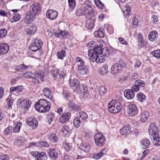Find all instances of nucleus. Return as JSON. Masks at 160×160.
I'll return each instance as SVG.
<instances>
[{
	"instance_id": "49530a36",
	"label": "nucleus",
	"mask_w": 160,
	"mask_h": 160,
	"mask_svg": "<svg viewBox=\"0 0 160 160\" xmlns=\"http://www.w3.org/2000/svg\"><path fill=\"white\" fill-rule=\"evenodd\" d=\"M94 3L98 8L101 9L103 8L104 5L99 0H94Z\"/></svg>"
},
{
	"instance_id": "69168bd1",
	"label": "nucleus",
	"mask_w": 160,
	"mask_h": 160,
	"mask_svg": "<svg viewBox=\"0 0 160 160\" xmlns=\"http://www.w3.org/2000/svg\"><path fill=\"white\" fill-rule=\"evenodd\" d=\"M132 90L133 92L134 91L135 92H138L140 89L138 87L136 84H135L132 86Z\"/></svg>"
},
{
	"instance_id": "f704fd0d",
	"label": "nucleus",
	"mask_w": 160,
	"mask_h": 160,
	"mask_svg": "<svg viewBox=\"0 0 160 160\" xmlns=\"http://www.w3.org/2000/svg\"><path fill=\"white\" fill-rule=\"evenodd\" d=\"M23 89L22 86H18L16 87H12L10 88V92H13L14 91L17 92H21Z\"/></svg>"
},
{
	"instance_id": "f3484780",
	"label": "nucleus",
	"mask_w": 160,
	"mask_h": 160,
	"mask_svg": "<svg viewBox=\"0 0 160 160\" xmlns=\"http://www.w3.org/2000/svg\"><path fill=\"white\" fill-rule=\"evenodd\" d=\"M78 72L82 75L87 74L88 71L87 67L84 65H79L77 69Z\"/></svg>"
},
{
	"instance_id": "a211bd4d",
	"label": "nucleus",
	"mask_w": 160,
	"mask_h": 160,
	"mask_svg": "<svg viewBox=\"0 0 160 160\" xmlns=\"http://www.w3.org/2000/svg\"><path fill=\"white\" fill-rule=\"evenodd\" d=\"M9 50L8 45L5 43H2L0 44V53L1 54H5L7 53Z\"/></svg>"
},
{
	"instance_id": "bb28decb",
	"label": "nucleus",
	"mask_w": 160,
	"mask_h": 160,
	"mask_svg": "<svg viewBox=\"0 0 160 160\" xmlns=\"http://www.w3.org/2000/svg\"><path fill=\"white\" fill-rule=\"evenodd\" d=\"M48 138L49 141L52 142H57L58 140L56 134L53 133H50L48 135Z\"/></svg>"
},
{
	"instance_id": "a878e982",
	"label": "nucleus",
	"mask_w": 160,
	"mask_h": 160,
	"mask_svg": "<svg viewBox=\"0 0 160 160\" xmlns=\"http://www.w3.org/2000/svg\"><path fill=\"white\" fill-rule=\"evenodd\" d=\"M131 130V127L128 125L125 126L120 131L121 134L123 135H127Z\"/></svg>"
},
{
	"instance_id": "20e7f679",
	"label": "nucleus",
	"mask_w": 160,
	"mask_h": 160,
	"mask_svg": "<svg viewBox=\"0 0 160 160\" xmlns=\"http://www.w3.org/2000/svg\"><path fill=\"white\" fill-rule=\"evenodd\" d=\"M109 111L112 113H117L122 109L121 104L118 100H113L110 101L108 104Z\"/></svg>"
},
{
	"instance_id": "c9c22d12",
	"label": "nucleus",
	"mask_w": 160,
	"mask_h": 160,
	"mask_svg": "<svg viewBox=\"0 0 160 160\" xmlns=\"http://www.w3.org/2000/svg\"><path fill=\"white\" fill-rule=\"evenodd\" d=\"M149 116V113L147 112H143L141 114V120L142 122H145L147 120Z\"/></svg>"
},
{
	"instance_id": "c756f323",
	"label": "nucleus",
	"mask_w": 160,
	"mask_h": 160,
	"mask_svg": "<svg viewBox=\"0 0 160 160\" xmlns=\"http://www.w3.org/2000/svg\"><path fill=\"white\" fill-rule=\"evenodd\" d=\"M21 18L20 15L18 13H13L12 16L10 18V21L11 23L18 21Z\"/></svg>"
},
{
	"instance_id": "338daca9",
	"label": "nucleus",
	"mask_w": 160,
	"mask_h": 160,
	"mask_svg": "<svg viewBox=\"0 0 160 160\" xmlns=\"http://www.w3.org/2000/svg\"><path fill=\"white\" fill-rule=\"evenodd\" d=\"M118 40L119 42L122 44L127 45L128 43L122 37H120L118 38Z\"/></svg>"
},
{
	"instance_id": "bf43d9fd",
	"label": "nucleus",
	"mask_w": 160,
	"mask_h": 160,
	"mask_svg": "<svg viewBox=\"0 0 160 160\" xmlns=\"http://www.w3.org/2000/svg\"><path fill=\"white\" fill-rule=\"evenodd\" d=\"M152 53V54L155 57L157 58H160V50H158L154 51Z\"/></svg>"
},
{
	"instance_id": "58836bf2",
	"label": "nucleus",
	"mask_w": 160,
	"mask_h": 160,
	"mask_svg": "<svg viewBox=\"0 0 160 160\" xmlns=\"http://www.w3.org/2000/svg\"><path fill=\"white\" fill-rule=\"evenodd\" d=\"M100 73L101 74L104 75L108 72V67L105 64L100 69Z\"/></svg>"
},
{
	"instance_id": "8fccbe9b",
	"label": "nucleus",
	"mask_w": 160,
	"mask_h": 160,
	"mask_svg": "<svg viewBox=\"0 0 160 160\" xmlns=\"http://www.w3.org/2000/svg\"><path fill=\"white\" fill-rule=\"evenodd\" d=\"M137 98L139 101L142 102L145 99L146 97L142 93L139 92L137 95Z\"/></svg>"
},
{
	"instance_id": "0eeeda50",
	"label": "nucleus",
	"mask_w": 160,
	"mask_h": 160,
	"mask_svg": "<svg viewBox=\"0 0 160 160\" xmlns=\"http://www.w3.org/2000/svg\"><path fill=\"white\" fill-rule=\"evenodd\" d=\"M43 43L41 40L36 38L29 46V49L33 52H35L40 49Z\"/></svg>"
},
{
	"instance_id": "4d7b16f0",
	"label": "nucleus",
	"mask_w": 160,
	"mask_h": 160,
	"mask_svg": "<svg viewBox=\"0 0 160 160\" xmlns=\"http://www.w3.org/2000/svg\"><path fill=\"white\" fill-rule=\"evenodd\" d=\"M7 34V30L5 29H2L0 30V38L4 37Z\"/></svg>"
},
{
	"instance_id": "2eb2a0df",
	"label": "nucleus",
	"mask_w": 160,
	"mask_h": 160,
	"mask_svg": "<svg viewBox=\"0 0 160 160\" xmlns=\"http://www.w3.org/2000/svg\"><path fill=\"white\" fill-rule=\"evenodd\" d=\"M46 17L50 20H53L56 19L58 15V12L52 10H49L46 12Z\"/></svg>"
},
{
	"instance_id": "7c9ffc66",
	"label": "nucleus",
	"mask_w": 160,
	"mask_h": 160,
	"mask_svg": "<svg viewBox=\"0 0 160 160\" xmlns=\"http://www.w3.org/2000/svg\"><path fill=\"white\" fill-rule=\"evenodd\" d=\"M150 144L149 140L147 138L143 139L141 142V144L142 148H148Z\"/></svg>"
},
{
	"instance_id": "39448f33",
	"label": "nucleus",
	"mask_w": 160,
	"mask_h": 160,
	"mask_svg": "<svg viewBox=\"0 0 160 160\" xmlns=\"http://www.w3.org/2000/svg\"><path fill=\"white\" fill-rule=\"evenodd\" d=\"M41 73L35 72L34 73H29L27 75V77L34 84H38L40 80L43 82L44 79Z\"/></svg>"
},
{
	"instance_id": "6e6d98bb",
	"label": "nucleus",
	"mask_w": 160,
	"mask_h": 160,
	"mask_svg": "<svg viewBox=\"0 0 160 160\" xmlns=\"http://www.w3.org/2000/svg\"><path fill=\"white\" fill-rule=\"evenodd\" d=\"M22 123L21 122H18L13 128V132L15 133L18 132H19L20 128V126Z\"/></svg>"
},
{
	"instance_id": "9d476101",
	"label": "nucleus",
	"mask_w": 160,
	"mask_h": 160,
	"mask_svg": "<svg viewBox=\"0 0 160 160\" xmlns=\"http://www.w3.org/2000/svg\"><path fill=\"white\" fill-rule=\"evenodd\" d=\"M31 154L36 160H46L47 158L46 154L44 152L32 151L31 152Z\"/></svg>"
},
{
	"instance_id": "0e129e2a",
	"label": "nucleus",
	"mask_w": 160,
	"mask_h": 160,
	"mask_svg": "<svg viewBox=\"0 0 160 160\" xmlns=\"http://www.w3.org/2000/svg\"><path fill=\"white\" fill-rule=\"evenodd\" d=\"M25 100V99L23 98L19 99L17 102V105L20 106L22 104V105H24V100Z\"/></svg>"
},
{
	"instance_id": "e2e57ef3",
	"label": "nucleus",
	"mask_w": 160,
	"mask_h": 160,
	"mask_svg": "<svg viewBox=\"0 0 160 160\" xmlns=\"http://www.w3.org/2000/svg\"><path fill=\"white\" fill-rule=\"evenodd\" d=\"M8 101H9L8 104V108L9 109H11L12 108L11 106L13 102V98H10L8 99Z\"/></svg>"
},
{
	"instance_id": "cd10ccee",
	"label": "nucleus",
	"mask_w": 160,
	"mask_h": 160,
	"mask_svg": "<svg viewBox=\"0 0 160 160\" xmlns=\"http://www.w3.org/2000/svg\"><path fill=\"white\" fill-rule=\"evenodd\" d=\"M158 36L157 32L156 31H153L150 32L148 36V39L151 41L155 40Z\"/></svg>"
},
{
	"instance_id": "9b49d317",
	"label": "nucleus",
	"mask_w": 160,
	"mask_h": 160,
	"mask_svg": "<svg viewBox=\"0 0 160 160\" xmlns=\"http://www.w3.org/2000/svg\"><path fill=\"white\" fill-rule=\"evenodd\" d=\"M138 110L136 106L133 104H130L127 107V112L128 115L131 116H133L137 115Z\"/></svg>"
},
{
	"instance_id": "423d86ee",
	"label": "nucleus",
	"mask_w": 160,
	"mask_h": 160,
	"mask_svg": "<svg viewBox=\"0 0 160 160\" xmlns=\"http://www.w3.org/2000/svg\"><path fill=\"white\" fill-rule=\"evenodd\" d=\"M126 62L123 60H120L118 63L114 64L111 68V72L112 74L119 73L122 68L125 67Z\"/></svg>"
},
{
	"instance_id": "f257e3e1",
	"label": "nucleus",
	"mask_w": 160,
	"mask_h": 160,
	"mask_svg": "<svg viewBox=\"0 0 160 160\" xmlns=\"http://www.w3.org/2000/svg\"><path fill=\"white\" fill-rule=\"evenodd\" d=\"M40 5L38 3H35L30 7V11L27 13L25 22L29 23L35 18L36 16L40 10Z\"/></svg>"
},
{
	"instance_id": "4468645a",
	"label": "nucleus",
	"mask_w": 160,
	"mask_h": 160,
	"mask_svg": "<svg viewBox=\"0 0 160 160\" xmlns=\"http://www.w3.org/2000/svg\"><path fill=\"white\" fill-rule=\"evenodd\" d=\"M48 153L50 158L53 160H56L58 157V151L54 148H50Z\"/></svg>"
},
{
	"instance_id": "a18cd8bd",
	"label": "nucleus",
	"mask_w": 160,
	"mask_h": 160,
	"mask_svg": "<svg viewBox=\"0 0 160 160\" xmlns=\"http://www.w3.org/2000/svg\"><path fill=\"white\" fill-rule=\"evenodd\" d=\"M94 3L98 8L101 9L103 8L104 5L99 0H94Z\"/></svg>"
},
{
	"instance_id": "f8f14e48",
	"label": "nucleus",
	"mask_w": 160,
	"mask_h": 160,
	"mask_svg": "<svg viewBox=\"0 0 160 160\" xmlns=\"http://www.w3.org/2000/svg\"><path fill=\"white\" fill-rule=\"evenodd\" d=\"M69 86L70 88L73 90V91L76 92L77 90L79 89L80 86L79 80L76 78L72 79L70 78L69 80Z\"/></svg>"
},
{
	"instance_id": "ea45409f",
	"label": "nucleus",
	"mask_w": 160,
	"mask_h": 160,
	"mask_svg": "<svg viewBox=\"0 0 160 160\" xmlns=\"http://www.w3.org/2000/svg\"><path fill=\"white\" fill-rule=\"evenodd\" d=\"M94 35L95 37L98 38H103L104 36L103 32L100 30L96 31L94 32Z\"/></svg>"
},
{
	"instance_id": "2f4dec72",
	"label": "nucleus",
	"mask_w": 160,
	"mask_h": 160,
	"mask_svg": "<svg viewBox=\"0 0 160 160\" xmlns=\"http://www.w3.org/2000/svg\"><path fill=\"white\" fill-rule=\"evenodd\" d=\"M94 25V21L91 19H88L86 21V26L88 29L92 28Z\"/></svg>"
},
{
	"instance_id": "de8ad7c7",
	"label": "nucleus",
	"mask_w": 160,
	"mask_h": 160,
	"mask_svg": "<svg viewBox=\"0 0 160 160\" xmlns=\"http://www.w3.org/2000/svg\"><path fill=\"white\" fill-rule=\"evenodd\" d=\"M47 118L48 121V123L49 124H50L52 121L54 119L55 115L52 113H50L47 116Z\"/></svg>"
},
{
	"instance_id": "dca6fc26",
	"label": "nucleus",
	"mask_w": 160,
	"mask_h": 160,
	"mask_svg": "<svg viewBox=\"0 0 160 160\" xmlns=\"http://www.w3.org/2000/svg\"><path fill=\"white\" fill-rule=\"evenodd\" d=\"M71 117L70 113L68 112L64 113L60 117V122L62 123H64L70 119Z\"/></svg>"
},
{
	"instance_id": "13d9d810",
	"label": "nucleus",
	"mask_w": 160,
	"mask_h": 160,
	"mask_svg": "<svg viewBox=\"0 0 160 160\" xmlns=\"http://www.w3.org/2000/svg\"><path fill=\"white\" fill-rule=\"evenodd\" d=\"M101 54L105 56L106 57H108L109 55V50L108 48H103Z\"/></svg>"
},
{
	"instance_id": "f03ea898",
	"label": "nucleus",
	"mask_w": 160,
	"mask_h": 160,
	"mask_svg": "<svg viewBox=\"0 0 160 160\" xmlns=\"http://www.w3.org/2000/svg\"><path fill=\"white\" fill-rule=\"evenodd\" d=\"M34 107L39 112H45L48 111L50 109V103L46 100L42 99L35 103Z\"/></svg>"
},
{
	"instance_id": "b1692460",
	"label": "nucleus",
	"mask_w": 160,
	"mask_h": 160,
	"mask_svg": "<svg viewBox=\"0 0 160 160\" xmlns=\"http://www.w3.org/2000/svg\"><path fill=\"white\" fill-rule=\"evenodd\" d=\"M28 27V29L26 30L27 33L29 35L33 34L36 31L37 27L33 24L29 25Z\"/></svg>"
},
{
	"instance_id": "1a4fd4ad",
	"label": "nucleus",
	"mask_w": 160,
	"mask_h": 160,
	"mask_svg": "<svg viewBox=\"0 0 160 160\" xmlns=\"http://www.w3.org/2000/svg\"><path fill=\"white\" fill-rule=\"evenodd\" d=\"M102 45L100 44L95 46L93 49H90L88 51V56L89 58H92L94 55H99L102 53L101 47Z\"/></svg>"
},
{
	"instance_id": "5fc2aeb1",
	"label": "nucleus",
	"mask_w": 160,
	"mask_h": 160,
	"mask_svg": "<svg viewBox=\"0 0 160 160\" xmlns=\"http://www.w3.org/2000/svg\"><path fill=\"white\" fill-rule=\"evenodd\" d=\"M99 92L100 94L102 95L106 92L107 90L104 87L101 86L99 88Z\"/></svg>"
},
{
	"instance_id": "6e6552de",
	"label": "nucleus",
	"mask_w": 160,
	"mask_h": 160,
	"mask_svg": "<svg viewBox=\"0 0 160 160\" xmlns=\"http://www.w3.org/2000/svg\"><path fill=\"white\" fill-rule=\"evenodd\" d=\"M94 140L96 145L98 146L103 145L106 141L104 136L100 133H97L94 135Z\"/></svg>"
},
{
	"instance_id": "a19ab883",
	"label": "nucleus",
	"mask_w": 160,
	"mask_h": 160,
	"mask_svg": "<svg viewBox=\"0 0 160 160\" xmlns=\"http://www.w3.org/2000/svg\"><path fill=\"white\" fill-rule=\"evenodd\" d=\"M28 68V66L25 65L24 64H21L17 67L16 70L19 71H23L27 69Z\"/></svg>"
},
{
	"instance_id": "393cba45",
	"label": "nucleus",
	"mask_w": 160,
	"mask_h": 160,
	"mask_svg": "<svg viewBox=\"0 0 160 160\" xmlns=\"http://www.w3.org/2000/svg\"><path fill=\"white\" fill-rule=\"evenodd\" d=\"M68 106L74 110H76L78 111L81 110V108L80 106L77 105L71 101L69 102L68 103Z\"/></svg>"
},
{
	"instance_id": "ddd939ff",
	"label": "nucleus",
	"mask_w": 160,
	"mask_h": 160,
	"mask_svg": "<svg viewBox=\"0 0 160 160\" xmlns=\"http://www.w3.org/2000/svg\"><path fill=\"white\" fill-rule=\"evenodd\" d=\"M83 8L85 10V15L87 16L92 17L95 15L94 10L90 5L85 3L83 5Z\"/></svg>"
},
{
	"instance_id": "052dcab7",
	"label": "nucleus",
	"mask_w": 160,
	"mask_h": 160,
	"mask_svg": "<svg viewBox=\"0 0 160 160\" xmlns=\"http://www.w3.org/2000/svg\"><path fill=\"white\" fill-rule=\"evenodd\" d=\"M24 106H25L24 108L26 109H28L29 108V106L31 105L32 103L31 101L27 100L26 99H25V100H24Z\"/></svg>"
},
{
	"instance_id": "e433bc0d",
	"label": "nucleus",
	"mask_w": 160,
	"mask_h": 160,
	"mask_svg": "<svg viewBox=\"0 0 160 160\" xmlns=\"http://www.w3.org/2000/svg\"><path fill=\"white\" fill-rule=\"evenodd\" d=\"M62 131L63 133L65 134V135H68V133L70 132L71 129L68 125L64 126Z\"/></svg>"
},
{
	"instance_id": "79ce46f5",
	"label": "nucleus",
	"mask_w": 160,
	"mask_h": 160,
	"mask_svg": "<svg viewBox=\"0 0 160 160\" xmlns=\"http://www.w3.org/2000/svg\"><path fill=\"white\" fill-rule=\"evenodd\" d=\"M135 84H136L140 88H142L145 85L144 82L141 80H138L136 81L135 82Z\"/></svg>"
},
{
	"instance_id": "c85d7f7f",
	"label": "nucleus",
	"mask_w": 160,
	"mask_h": 160,
	"mask_svg": "<svg viewBox=\"0 0 160 160\" xmlns=\"http://www.w3.org/2000/svg\"><path fill=\"white\" fill-rule=\"evenodd\" d=\"M76 14L78 16H81L85 14V10L83 8V5L81 7H78L76 10Z\"/></svg>"
},
{
	"instance_id": "603ef678",
	"label": "nucleus",
	"mask_w": 160,
	"mask_h": 160,
	"mask_svg": "<svg viewBox=\"0 0 160 160\" xmlns=\"http://www.w3.org/2000/svg\"><path fill=\"white\" fill-rule=\"evenodd\" d=\"M76 61L77 63L78 64L77 66H78L79 65H84L85 62L83 60L81 57H76Z\"/></svg>"
},
{
	"instance_id": "864d4df0",
	"label": "nucleus",
	"mask_w": 160,
	"mask_h": 160,
	"mask_svg": "<svg viewBox=\"0 0 160 160\" xmlns=\"http://www.w3.org/2000/svg\"><path fill=\"white\" fill-rule=\"evenodd\" d=\"M69 7L72 8H74L76 5L75 0H68Z\"/></svg>"
},
{
	"instance_id": "37998d69",
	"label": "nucleus",
	"mask_w": 160,
	"mask_h": 160,
	"mask_svg": "<svg viewBox=\"0 0 160 160\" xmlns=\"http://www.w3.org/2000/svg\"><path fill=\"white\" fill-rule=\"evenodd\" d=\"M79 89L77 90L76 92H80L82 93H85L88 91V88L87 87L82 86L81 87H79Z\"/></svg>"
},
{
	"instance_id": "5701e85b",
	"label": "nucleus",
	"mask_w": 160,
	"mask_h": 160,
	"mask_svg": "<svg viewBox=\"0 0 160 160\" xmlns=\"http://www.w3.org/2000/svg\"><path fill=\"white\" fill-rule=\"evenodd\" d=\"M106 152L105 148H103L100 150L98 153L94 154L92 157L96 159H98L102 156L106 154Z\"/></svg>"
},
{
	"instance_id": "c03bdc74",
	"label": "nucleus",
	"mask_w": 160,
	"mask_h": 160,
	"mask_svg": "<svg viewBox=\"0 0 160 160\" xmlns=\"http://www.w3.org/2000/svg\"><path fill=\"white\" fill-rule=\"evenodd\" d=\"M94 3L98 8L101 9L103 8L104 5L99 0H94Z\"/></svg>"
},
{
	"instance_id": "7ed1b4c3",
	"label": "nucleus",
	"mask_w": 160,
	"mask_h": 160,
	"mask_svg": "<svg viewBox=\"0 0 160 160\" xmlns=\"http://www.w3.org/2000/svg\"><path fill=\"white\" fill-rule=\"evenodd\" d=\"M157 128L155 123H151L149 127V133L152 137L154 144L158 146L160 145V135L157 133Z\"/></svg>"
},
{
	"instance_id": "680f3d73",
	"label": "nucleus",
	"mask_w": 160,
	"mask_h": 160,
	"mask_svg": "<svg viewBox=\"0 0 160 160\" xmlns=\"http://www.w3.org/2000/svg\"><path fill=\"white\" fill-rule=\"evenodd\" d=\"M151 20L154 23L156 24L158 21V17L157 15H153L152 16Z\"/></svg>"
},
{
	"instance_id": "412c9836",
	"label": "nucleus",
	"mask_w": 160,
	"mask_h": 160,
	"mask_svg": "<svg viewBox=\"0 0 160 160\" xmlns=\"http://www.w3.org/2000/svg\"><path fill=\"white\" fill-rule=\"evenodd\" d=\"M124 96L127 99H131L134 98L135 94L132 90L127 89L124 92Z\"/></svg>"
},
{
	"instance_id": "774afa93",
	"label": "nucleus",
	"mask_w": 160,
	"mask_h": 160,
	"mask_svg": "<svg viewBox=\"0 0 160 160\" xmlns=\"http://www.w3.org/2000/svg\"><path fill=\"white\" fill-rule=\"evenodd\" d=\"M9 156L8 155H2L0 157V160H8Z\"/></svg>"
},
{
	"instance_id": "72a5a7b5",
	"label": "nucleus",
	"mask_w": 160,
	"mask_h": 160,
	"mask_svg": "<svg viewBox=\"0 0 160 160\" xmlns=\"http://www.w3.org/2000/svg\"><path fill=\"white\" fill-rule=\"evenodd\" d=\"M57 56L58 58L62 60L65 56V51L62 50H60L57 52Z\"/></svg>"
},
{
	"instance_id": "4c0bfd02",
	"label": "nucleus",
	"mask_w": 160,
	"mask_h": 160,
	"mask_svg": "<svg viewBox=\"0 0 160 160\" xmlns=\"http://www.w3.org/2000/svg\"><path fill=\"white\" fill-rule=\"evenodd\" d=\"M79 116L82 120L85 121L88 118L87 113L84 112H79Z\"/></svg>"
},
{
	"instance_id": "3c124183",
	"label": "nucleus",
	"mask_w": 160,
	"mask_h": 160,
	"mask_svg": "<svg viewBox=\"0 0 160 160\" xmlns=\"http://www.w3.org/2000/svg\"><path fill=\"white\" fill-rule=\"evenodd\" d=\"M12 126H8L4 131V134L6 135H9L12 132Z\"/></svg>"
},
{
	"instance_id": "4be33fe9",
	"label": "nucleus",
	"mask_w": 160,
	"mask_h": 160,
	"mask_svg": "<svg viewBox=\"0 0 160 160\" xmlns=\"http://www.w3.org/2000/svg\"><path fill=\"white\" fill-rule=\"evenodd\" d=\"M26 122L28 124L32 127L33 129L36 128L38 125L37 121L34 119L29 118L26 120Z\"/></svg>"
},
{
	"instance_id": "6ab92c4d",
	"label": "nucleus",
	"mask_w": 160,
	"mask_h": 160,
	"mask_svg": "<svg viewBox=\"0 0 160 160\" xmlns=\"http://www.w3.org/2000/svg\"><path fill=\"white\" fill-rule=\"evenodd\" d=\"M89 58L92 61H95L97 63L102 62L105 60V58L104 56L99 55H94L93 57Z\"/></svg>"
},
{
	"instance_id": "473e14b6",
	"label": "nucleus",
	"mask_w": 160,
	"mask_h": 160,
	"mask_svg": "<svg viewBox=\"0 0 160 160\" xmlns=\"http://www.w3.org/2000/svg\"><path fill=\"white\" fill-rule=\"evenodd\" d=\"M80 148L83 151V152L84 151L85 152H88L90 149V147L89 145L82 143L80 145Z\"/></svg>"
},
{
	"instance_id": "09e8293b",
	"label": "nucleus",
	"mask_w": 160,
	"mask_h": 160,
	"mask_svg": "<svg viewBox=\"0 0 160 160\" xmlns=\"http://www.w3.org/2000/svg\"><path fill=\"white\" fill-rule=\"evenodd\" d=\"M73 123L74 126L77 128H78L80 126V120L78 117H76L74 120Z\"/></svg>"
},
{
	"instance_id": "aec40b11",
	"label": "nucleus",
	"mask_w": 160,
	"mask_h": 160,
	"mask_svg": "<svg viewBox=\"0 0 160 160\" xmlns=\"http://www.w3.org/2000/svg\"><path fill=\"white\" fill-rule=\"evenodd\" d=\"M42 92L45 97L51 100L52 102L54 101L52 94L50 89L45 88L43 89Z\"/></svg>"
}]
</instances>
